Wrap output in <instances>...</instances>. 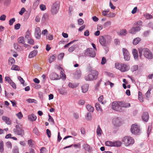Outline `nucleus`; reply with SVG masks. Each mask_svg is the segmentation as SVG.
<instances>
[{
    "instance_id": "338daca9",
    "label": "nucleus",
    "mask_w": 153,
    "mask_h": 153,
    "mask_svg": "<svg viewBox=\"0 0 153 153\" xmlns=\"http://www.w3.org/2000/svg\"><path fill=\"white\" fill-rule=\"evenodd\" d=\"M9 84L14 88L16 89V85L12 81L9 83Z\"/></svg>"
},
{
    "instance_id": "f03ea898",
    "label": "nucleus",
    "mask_w": 153,
    "mask_h": 153,
    "mask_svg": "<svg viewBox=\"0 0 153 153\" xmlns=\"http://www.w3.org/2000/svg\"><path fill=\"white\" fill-rule=\"evenodd\" d=\"M98 72L96 70L91 71L89 74L85 76V79L86 81H91L96 79L97 77Z\"/></svg>"
},
{
    "instance_id": "6e6d98bb",
    "label": "nucleus",
    "mask_w": 153,
    "mask_h": 153,
    "mask_svg": "<svg viewBox=\"0 0 153 153\" xmlns=\"http://www.w3.org/2000/svg\"><path fill=\"white\" fill-rule=\"evenodd\" d=\"M60 76L62 77L63 80H65L66 79V76L62 71H60Z\"/></svg>"
},
{
    "instance_id": "412c9836",
    "label": "nucleus",
    "mask_w": 153,
    "mask_h": 153,
    "mask_svg": "<svg viewBox=\"0 0 153 153\" xmlns=\"http://www.w3.org/2000/svg\"><path fill=\"white\" fill-rule=\"evenodd\" d=\"M132 53L134 59L136 61L138 60V55L137 50L135 49H133Z\"/></svg>"
},
{
    "instance_id": "0e129e2a",
    "label": "nucleus",
    "mask_w": 153,
    "mask_h": 153,
    "mask_svg": "<svg viewBox=\"0 0 153 153\" xmlns=\"http://www.w3.org/2000/svg\"><path fill=\"white\" fill-rule=\"evenodd\" d=\"M48 116L49 117V118L48 120V121L53 123H54V121L53 118L51 116H50V114L48 115Z\"/></svg>"
},
{
    "instance_id": "39448f33",
    "label": "nucleus",
    "mask_w": 153,
    "mask_h": 153,
    "mask_svg": "<svg viewBox=\"0 0 153 153\" xmlns=\"http://www.w3.org/2000/svg\"><path fill=\"white\" fill-rule=\"evenodd\" d=\"M105 144L107 146L119 147L121 146L122 142L119 140L113 141H107L105 142Z\"/></svg>"
},
{
    "instance_id": "58836bf2",
    "label": "nucleus",
    "mask_w": 153,
    "mask_h": 153,
    "mask_svg": "<svg viewBox=\"0 0 153 153\" xmlns=\"http://www.w3.org/2000/svg\"><path fill=\"white\" fill-rule=\"evenodd\" d=\"M76 48V45H73L71 47L69 48L68 51L70 52H72L75 50Z\"/></svg>"
},
{
    "instance_id": "774afa93",
    "label": "nucleus",
    "mask_w": 153,
    "mask_h": 153,
    "mask_svg": "<svg viewBox=\"0 0 153 153\" xmlns=\"http://www.w3.org/2000/svg\"><path fill=\"white\" fill-rule=\"evenodd\" d=\"M21 25L20 24L18 23L16 24L14 26V28L15 30H19L20 27Z\"/></svg>"
},
{
    "instance_id": "09e8293b",
    "label": "nucleus",
    "mask_w": 153,
    "mask_h": 153,
    "mask_svg": "<svg viewBox=\"0 0 153 153\" xmlns=\"http://www.w3.org/2000/svg\"><path fill=\"white\" fill-rule=\"evenodd\" d=\"M86 118L88 120H91L92 119V116L90 113H87L86 115Z\"/></svg>"
},
{
    "instance_id": "a19ab883",
    "label": "nucleus",
    "mask_w": 153,
    "mask_h": 153,
    "mask_svg": "<svg viewBox=\"0 0 153 153\" xmlns=\"http://www.w3.org/2000/svg\"><path fill=\"white\" fill-rule=\"evenodd\" d=\"M129 33L133 34H135L137 32L134 27H132L130 30H129Z\"/></svg>"
},
{
    "instance_id": "bb28decb",
    "label": "nucleus",
    "mask_w": 153,
    "mask_h": 153,
    "mask_svg": "<svg viewBox=\"0 0 153 153\" xmlns=\"http://www.w3.org/2000/svg\"><path fill=\"white\" fill-rule=\"evenodd\" d=\"M86 108L87 110L89 112H93L94 110V108L89 104L86 105Z\"/></svg>"
},
{
    "instance_id": "cd10ccee",
    "label": "nucleus",
    "mask_w": 153,
    "mask_h": 153,
    "mask_svg": "<svg viewBox=\"0 0 153 153\" xmlns=\"http://www.w3.org/2000/svg\"><path fill=\"white\" fill-rule=\"evenodd\" d=\"M48 19V15L47 13L44 14L42 17V21L44 22Z\"/></svg>"
},
{
    "instance_id": "bf43d9fd",
    "label": "nucleus",
    "mask_w": 153,
    "mask_h": 153,
    "mask_svg": "<svg viewBox=\"0 0 153 153\" xmlns=\"http://www.w3.org/2000/svg\"><path fill=\"white\" fill-rule=\"evenodd\" d=\"M27 43L30 45H33L34 43V41L31 38L27 40Z\"/></svg>"
},
{
    "instance_id": "f8f14e48",
    "label": "nucleus",
    "mask_w": 153,
    "mask_h": 153,
    "mask_svg": "<svg viewBox=\"0 0 153 153\" xmlns=\"http://www.w3.org/2000/svg\"><path fill=\"white\" fill-rule=\"evenodd\" d=\"M122 51L125 60L127 61H129L130 57L128 51L125 48H123Z\"/></svg>"
},
{
    "instance_id": "393cba45",
    "label": "nucleus",
    "mask_w": 153,
    "mask_h": 153,
    "mask_svg": "<svg viewBox=\"0 0 153 153\" xmlns=\"http://www.w3.org/2000/svg\"><path fill=\"white\" fill-rule=\"evenodd\" d=\"M95 106L97 111L102 112V109L99 103L97 102L95 103Z\"/></svg>"
},
{
    "instance_id": "7c9ffc66",
    "label": "nucleus",
    "mask_w": 153,
    "mask_h": 153,
    "mask_svg": "<svg viewBox=\"0 0 153 153\" xmlns=\"http://www.w3.org/2000/svg\"><path fill=\"white\" fill-rule=\"evenodd\" d=\"M11 70L16 71H19L20 70V67L18 65H14L11 67Z\"/></svg>"
},
{
    "instance_id": "5fc2aeb1",
    "label": "nucleus",
    "mask_w": 153,
    "mask_h": 153,
    "mask_svg": "<svg viewBox=\"0 0 153 153\" xmlns=\"http://www.w3.org/2000/svg\"><path fill=\"white\" fill-rule=\"evenodd\" d=\"M116 16V14L114 13H110L107 14V17L110 18H113L114 17Z\"/></svg>"
},
{
    "instance_id": "13d9d810",
    "label": "nucleus",
    "mask_w": 153,
    "mask_h": 153,
    "mask_svg": "<svg viewBox=\"0 0 153 153\" xmlns=\"http://www.w3.org/2000/svg\"><path fill=\"white\" fill-rule=\"evenodd\" d=\"M46 38L47 39L50 40H51L53 39V36L49 34L46 36Z\"/></svg>"
},
{
    "instance_id": "2eb2a0df",
    "label": "nucleus",
    "mask_w": 153,
    "mask_h": 153,
    "mask_svg": "<svg viewBox=\"0 0 153 153\" xmlns=\"http://www.w3.org/2000/svg\"><path fill=\"white\" fill-rule=\"evenodd\" d=\"M149 116L148 112H144L142 115V118L143 120L145 122H147L149 119Z\"/></svg>"
},
{
    "instance_id": "864d4df0",
    "label": "nucleus",
    "mask_w": 153,
    "mask_h": 153,
    "mask_svg": "<svg viewBox=\"0 0 153 153\" xmlns=\"http://www.w3.org/2000/svg\"><path fill=\"white\" fill-rule=\"evenodd\" d=\"M78 24L79 25H82L84 23L83 20L81 18L79 19L78 20Z\"/></svg>"
},
{
    "instance_id": "a878e982",
    "label": "nucleus",
    "mask_w": 153,
    "mask_h": 153,
    "mask_svg": "<svg viewBox=\"0 0 153 153\" xmlns=\"http://www.w3.org/2000/svg\"><path fill=\"white\" fill-rule=\"evenodd\" d=\"M96 132L97 135L99 136H100L101 135L102 133V131L99 125L98 126H97Z\"/></svg>"
},
{
    "instance_id": "c9c22d12",
    "label": "nucleus",
    "mask_w": 153,
    "mask_h": 153,
    "mask_svg": "<svg viewBox=\"0 0 153 153\" xmlns=\"http://www.w3.org/2000/svg\"><path fill=\"white\" fill-rule=\"evenodd\" d=\"M56 58V55H53L51 56L49 59V62L50 63H51L52 62L54 61Z\"/></svg>"
},
{
    "instance_id": "6ab92c4d",
    "label": "nucleus",
    "mask_w": 153,
    "mask_h": 153,
    "mask_svg": "<svg viewBox=\"0 0 153 153\" xmlns=\"http://www.w3.org/2000/svg\"><path fill=\"white\" fill-rule=\"evenodd\" d=\"M119 105L121 107V108L123 107L128 108L130 106V104L128 103H125L123 102H119Z\"/></svg>"
},
{
    "instance_id": "ea45409f",
    "label": "nucleus",
    "mask_w": 153,
    "mask_h": 153,
    "mask_svg": "<svg viewBox=\"0 0 153 153\" xmlns=\"http://www.w3.org/2000/svg\"><path fill=\"white\" fill-rule=\"evenodd\" d=\"M111 25V22L110 21H108L105 22L104 24V26L105 27H109Z\"/></svg>"
},
{
    "instance_id": "9b49d317",
    "label": "nucleus",
    "mask_w": 153,
    "mask_h": 153,
    "mask_svg": "<svg viewBox=\"0 0 153 153\" xmlns=\"http://www.w3.org/2000/svg\"><path fill=\"white\" fill-rule=\"evenodd\" d=\"M119 102L114 101L113 102L111 105L112 108L114 110L116 111H121L122 109L121 107L119 105Z\"/></svg>"
},
{
    "instance_id": "4468645a",
    "label": "nucleus",
    "mask_w": 153,
    "mask_h": 153,
    "mask_svg": "<svg viewBox=\"0 0 153 153\" xmlns=\"http://www.w3.org/2000/svg\"><path fill=\"white\" fill-rule=\"evenodd\" d=\"M41 30L39 27H36L35 31V36L37 39H40L41 38Z\"/></svg>"
},
{
    "instance_id": "c03bdc74",
    "label": "nucleus",
    "mask_w": 153,
    "mask_h": 153,
    "mask_svg": "<svg viewBox=\"0 0 153 153\" xmlns=\"http://www.w3.org/2000/svg\"><path fill=\"white\" fill-rule=\"evenodd\" d=\"M110 11L109 9H107L106 10H103L102 12V14L104 16H107V14L109 13Z\"/></svg>"
},
{
    "instance_id": "7ed1b4c3",
    "label": "nucleus",
    "mask_w": 153,
    "mask_h": 153,
    "mask_svg": "<svg viewBox=\"0 0 153 153\" xmlns=\"http://www.w3.org/2000/svg\"><path fill=\"white\" fill-rule=\"evenodd\" d=\"M115 67L122 72L128 71L130 69L129 66L128 65L123 63H116L115 64Z\"/></svg>"
},
{
    "instance_id": "20e7f679",
    "label": "nucleus",
    "mask_w": 153,
    "mask_h": 153,
    "mask_svg": "<svg viewBox=\"0 0 153 153\" xmlns=\"http://www.w3.org/2000/svg\"><path fill=\"white\" fill-rule=\"evenodd\" d=\"M111 40V37L109 36H100L99 37V42L103 46H105L106 44L109 42Z\"/></svg>"
},
{
    "instance_id": "2f4dec72",
    "label": "nucleus",
    "mask_w": 153,
    "mask_h": 153,
    "mask_svg": "<svg viewBox=\"0 0 153 153\" xmlns=\"http://www.w3.org/2000/svg\"><path fill=\"white\" fill-rule=\"evenodd\" d=\"M15 62V60L12 57H10L8 60V63L9 65H12Z\"/></svg>"
},
{
    "instance_id": "c756f323",
    "label": "nucleus",
    "mask_w": 153,
    "mask_h": 153,
    "mask_svg": "<svg viewBox=\"0 0 153 153\" xmlns=\"http://www.w3.org/2000/svg\"><path fill=\"white\" fill-rule=\"evenodd\" d=\"M26 101L29 103H34L35 104L37 103V101L36 100L30 98L26 100Z\"/></svg>"
},
{
    "instance_id": "79ce46f5",
    "label": "nucleus",
    "mask_w": 153,
    "mask_h": 153,
    "mask_svg": "<svg viewBox=\"0 0 153 153\" xmlns=\"http://www.w3.org/2000/svg\"><path fill=\"white\" fill-rule=\"evenodd\" d=\"M13 153H19V148L16 146L14 147L13 149Z\"/></svg>"
},
{
    "instance_id": "5701e85b",
    "label": "nucleus",
    "mask_w": 153,
    "mask_h": 153,
    "mask_svg": "<svg viewBox=\"0 0 153 153\" xmlns=\"http://www.w3.org/2000/svg\"><path fill=\"white\" fill-rule=\"evenodd\" d=\"M79 85V83H72L70 82L68 84V87L71 88H74L77 87Z\"/></svg>"
},
{
    "instance_id": "0eeeda50",
    "label": "nucleus",
    "mask_w": 153,
    "mask_h": 153,
    "mask_svg": "<svg viewBox=\"0 0 153 153\" xmlns=\"http://www.w3.org/2000/svg\"><path fill=\"white\" fill-rule=\"evenodd\" d=\"M130 130L132 134L134 135H137L140 133V126L136 124H133L131 126Z\"/></svg>"
},
{
    "instance_id": "69168bd1",
    "label": "nucleus",
    "mask_w": 153,
    "mask_h": 153,
    "mask_svg": "<svg viewBox=\"0 0 153 153\" xmlns=\"http://www.w3.org/2000/svg\"><path fill=\"white\" fill-rule=\"evenodd\" d=\"M6 145L8 148L11 149L12 148V144L10 142H7Z\"/></svg>"
},
{
    "instance_id": "423d86ee",
    "label": "nucleus",
    "mask_w": 153,
    "mask_h": 153,
    "mask_svg": "<svg viewBox=\"0 0 153 153\" xmlns=\"http://www.w3.org/2000/svg\"><path fill=\"white\" fill-rule=\"evenodd\" d=\"M122 141L126 146H128L132 145L134 143V139L129 136H126L124 137L122 139Z\"/></svg>"
},
{
    "instance_id": "aec40b11",
    "label": "nucleus",
    "mask_w": 153,
    "mask_h": 153,
    "mask_svg": "<svg viewBox=\"0 0 153 153\" xmlns=\"http://www.w3.org/2000/svg\"><path fill=\"white\" fill-rule=\"evenodd\" d=\"M38 53V51L37 50H34L32 51L31 52L29 53L28 57L30 58H31L35 56Z\"/></svg>"
},
{
    "instance_id": "4c0bfd02",
    "label": "nucleus",
    "mask_w": 153,
    "mask_h": 153,
    "mask_svg": "<svg viewBox=\"0 0 153 153\" xmlns=\"http://www.w3.org/2000/svg\"><path fill=\"white\" fill-rule=\"evenodd\" d=\"M138 99L141 102L143 101V97L142 94L140 91L138 92Z\"/></svg>"
},
{
    "instance_id": "c85d7f7f",
    "label": "nucleus",
    "mask_w": 153,
    "mask_h": 153,
    "mask_svg": "<svg viewBox=\"0 0 153 153\" xmlns=\"http://www.w3.org/2000/svg\"><path fill=\"white\" fill-rule=\"evenodd\" d=\"M25 38L27 40L31 38L30 32L29 30H27L26 32V34L25 36Z\"/></svg>"
},
{
    "instance_id": "680f3d73",
    "label": "nucleus",
    "mask_w": 153,
    "mask_h": 153,
    "mask_svg": "<svg viewBox=\"0 0 153 153\" xmlns=\"http://www.w3.org/2000/svg\"><path fill=\"white\" fill-rule=\"evenodd\" d=\"M5 80L6 81H7L9 84L12 81L10 78L9 76L5 77Z\"/></svg>"
},
{
    "instance_id": "ddd939ff",
    "label": "nucleus",
    "mask_w": 153,
    "mask_h": 153,
    "mask_svg": "<svg viewBox=\"0 0 153 153\" xmlns=\"http://www.w3.org/2000/svg\"><path fill=\"white\" fill-rule=\"evenodd\" d=\"M113 125L116 127H118L120 126L121 122L119 119L118 117H115L112 120Z\"/></svg>"
},
{
    "instance_id": "b1692460",
    "label": "nucleus",
    "mask_w": 153,
    "mask_h": 153,
    "mask_svg": "<svg viewBox=\"0 0 153 153\" xmlns=\"http://www.w3.org/2000/svg\"><path fill=\"white\" fill-rule=\"evenodd\" d=\"M141 39L139 37H137L134 39L133 41V44L134 45H136L138 44L141 41Z\"/></svg>"
},
{
    "instance_id": "8fccbe9b",
    "label": "nucleus",
    "mask_w": 153,
    "mask_h": 153,
    "mask_svg": "<svg viewBox=\"0 0 153 153\" xmlns=\"http://www.w3.org/2000/svg\"><path fill=\"white\" fill-rule=\"evenodd\" d=\"M59 92L60 94L62 95H65L67 94V91L63 89H62L59 90Z\"/></svg>"
},
{
    "instance_id": "473e14b6",
    "label": "nucleus",
    "mask_w": 153,
    "mask_h": 153,
    "mask_svg": "<svg viewBox=\"0 0 153 153\" xmlns=\"http://www.w3.org/2000/svg\"><path fill=\"white\" fill-rule=\"evenodd\" d=\"M18 42L19 43L24 44L25 42L24 40V37L23 36L19 37L18 39Z\"/></svg>"
},
{
    "instance_id": "9d476101",
    "label": "nucleus",
    "mask_w": 153,
    "mask_h": 153,
    "mask_svg": "<svg viewBox=\"0 0 153 153\" xmlns=\"http://www.w3.org/2000/svg\"><path fill=\"white\" fill-rule=\"evenodd\" d=\"M13 131L15 134L21 136H22L24 134V131L21 126L19 125L16 126V128L14 129Z\"/></svg>"
},
{
    "instance_id": "052dcab7",
    "label": "nucleus",
    "mask_w": 153,
    "mask_h": 153,
    "mask_svg": "<svg viewBox=\"0 0 153 153\" xmlns=\"http://www.w3.org/2000/svg\"><path fill=\"white\" fill-rule=\"evenodd\" d=\"M33 132L36 135H38L39 134V131L36 128H34L33 130Z\"/></svg>"
},
{
    "instance_id": "37998d69",
    "label": "nucleus",
    "mask_w": 153,
    "mask_h": 153,
    "mask_svg": "<svg viewBox=\"0 0 153 153\" xmlns=\"http://www.w3.org/2000/svg\"><path fill=\"white\" fill-rule=\"evenodd\" d=\"M3 142H0V152L1 153H2L4 150V148L3 147Z\"/></svg>"
},
{
    "instance_id": "dca6fc26",
    "label": "nucleus",
    "mask_w": 153,
    "mask_h": 153,
    "mask_svg": "<svg viewBox=\"0 0 153 153\" xmlns=\"http://www.w3.org/2000/svg\"><path fill=\"white\" fill-rule=\"evenodd\" d=\"M50 77L52 80L58 79L60 78V77L55 73L51 74L50 75Z\"/></svg>"
},
{
    "instance_id": "f704fd0d",
    "label": "nucleus",
    "mask_w": 153,
    "mask_h": 153,
    "mask_svg": "<svg viewBox=\"0 0 153 153\" xmlns=\"http://www.w3.org/2000/svg\"><path fill=\"white\" fill-rule=\"evenodd\" d=\"M138 66L137 65H135L132 66L131 68V71L134 72L138 70Z\"/></svg>"
},
{
    "instance_id": "603ef678",
    "label": "nucleus",
    "mask_w": 153,
    "mask_h": 153,
    "mask_svg": "<svg viewBox=\"0 0 153 153\" xmlns=\"http://www.w3.org/2000/svg\"><path fill=\"white\" fill-rule=\"evenodd\" d=\"M16 115L20 119H22L23 117V115L21 112H19L18 113L16 114Z\"/></svg>"
},
{
    "instance_id": "49530a36",
    "label": "nucleus",
    "mask_w": 153,
    "mask_h": 153,
    "mask_svg": "<svg viewBox=\"0 0 153 153\" xmlns=\"http://www.w3.org/2000/svg\"><path fill=\"white\" fill-rule=\"evenodd\" d=\"M28 144L29 146L30 147H33L34 145V142L33 141L31 140H29L28 141Z\"/></svg>"
},
{
    "instance_id": "4be33fe9",
    "label": "nucleus",
    "mask_w": 153,
    "mask_h": 153,
    "mask_svg": "<svg viewBox=\"0 0 153 153\" xmlns=\"http://www.w3.org/2000/svg\"><path fill=\"white\" fill-rule=\"evenodd\" d=\"M28 120L31 121H34L36 120V117L33 114L28 115Z\"/></svg>"
},
{
    "instance_id": "4d7b16f0",
    "label": "nucleus",
    "mask_w": 153,
    "mask_h": 153,
    "mask_svg": "<svg viewBox=\"0 0 153 153\" xmlns=\"http://www.w3.org/2000/svg\"><path fill=\"white\" fill-rule=\"evenodd\" d=\"M18 79L21 82V84H23L25 82V80L23 79L20 76H19L18 77Z\"/></svg>"
},
{
    "instance_id": "6e6552de",
    "label": "nucleus",
    "mask_w": 153,
    "mask_h": 153,
    "mask_svg": "<svg viewBox=\"0 0 153 153\" xmlns=\"http://www.w3.org/2000/svg\"><path fill=\"white\" fill-rule=\"evenodd\" d=\"M59 2L58 1L53 4L51 9V13L52 15H54L57 13L59 9Z\"/></svg>"
},
{
    "instance_id": "1a4fd4ad",
    "label": "nucleus",
    "mask_w": 153,
    "mask_h": 153,
    "mask_svg": "<svg viewBox=\"0 0 153 153\" xmlns=\"http://www.w3.org/2000/svg\"><path fill=\"white\" fill-rule=\"evenodd\" d=\"M84 54L85 56L94 57L96 55L94 50L91 48H87L85 51Z\"/></svg>"
},
{
    "instance_id": "3c124183",
    "label": "nucleus",
    "mask_w": 153,
    "mask_h": 153,
    "mask_svg": "<svg viewBox=\"0 0 153 153\" xmlns=\"http://www.w3.org/2000/svg\"><path fill=\"white\" fill-rule=\"evenodd\" d=\"M151 90V89H150L149 88L148 90L146 93L145 95L147 98H149L150 97L151 94L150 91Z\"/></svg>"
},
{
    "instance_id": "e2e57ef3",
    "label": "nucleus",
    "mask_w": 153,
    "mask_h": 153,
    "mask_svg": "<svg viewBox=\"0 0 153 153\" xmlns=\"http://www.w3.org/2000/svg\"><path fill=\"white\" fill-rule=\"evenodd\" d=\"M15 19L14 18H13L10 19L9 20V24L10 25H13V23L15 22Z\"/></svg>"
},
{
    "instance_id": "e433bc0d",
    "label": "nucleus",
    "mask_w": 153,
    "mask_h": 153,
    "mask_svg": "<svg viewBox=\"0 0 153 153\" xmlns=\"http://www.w3.org/2000/svg\"><path fill=\"white\" fill-rule=\"evenodd\" d=\"M103 99V96H101L99 97L98 98V100L99 102H101L102 104H105L106 102L105 101H102Z\"/></svg>"
},
{
    "instance_id": "f257e3e1",
    "label": "nucleus",
    "mask_w": 153,
    "mask_h": 153,
    "mask_svg": "<svg viewBox=\"0 0 153 153\" xmlns=\"http://www.w3.org/2000/svg\"><path fill=\"white\" fill-rule=\"evenodd\" d=\"M140 54V57L141 59L142 58V54L146 58L149 59L152 58L153 55L151 51L147 48H140L139 49Z\"/></svg>"
},
{
    "instance_id": "72a5a7b5",
    "label": "nucleus",
    "mask_w": 153,
    "mask_h": 153,
    "mask_svg": "<svg viewBox=\"0 0 153 153\" xmlns=\"http://www.w3.org/2000/svg\"><path fill=\"white\" fill-rule=\"evenodd\" d=\"M126 30L125 29L120 30V32L118 33V34L122 36H124L126 35Z\"/></svg>"
},
{
    "instance_id": "f3484780",
    "label": "nucleus",
    "mask_w": 153,
    "mask_h": 153,
    "mask_svg": "<svg viewBox=\"0 0 153 153\" xmlns=\"http://www.w3.org/2000/svg\"><path fill=\"white\" fill-rule=\"evenodd\" d=\"M89 85L87 84H84L81 86V90L82 92L86 93L88 91L89 88Z\"/></svg>"
},
{
    "instance_id": "a18cd8bd",
    "label": "nucleus",
    "mask_w": 153,
    "mask_h": 153,
    "mask_svg": "<svg viewBox=\"0 0 153 153\" xmlns=\"http://www.w3.org/2000/svg\"><path fill=\"white\" fill-rule=\"evenodd\" d=\"M144 16L147 19H151L152 17V16L149 13H146L144 14Z\"/></svg>"
},
{
    "instance_id": "a211bd4d",
    "label": "nucleus",
    "mask_w": 153,
    "mask_h": 153,
    "mask_svg": "<svg viewBox=\"0 0 153 153\" xmlns=\"http://www.w3.org/2000/svg\"><path fill=\"white\" fill-rule=\"evenodd\" d=\"M2 119L7 124L10 125L11 124V121L8 117L6 116H3L2 117Z\"/></svg>"
},
{
    "instance_id": "de8ad7c7",
    "label": "nucleus",
    "mask_w": 153,
    "mask_h": 153,
    "mask_svg": "<svg viewBox=\"0 0 153 153\" xmlns=\"http://www.w3.org/2000/svg\"><path fill=\"white\" fill-rule=\"evenodd\" d=\"M40 8L42 11L45 10L46 9V7L45 5L43 4H40L39 5Z\"/></svg>"
}]
</instances>
